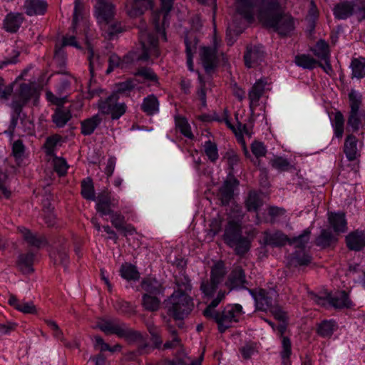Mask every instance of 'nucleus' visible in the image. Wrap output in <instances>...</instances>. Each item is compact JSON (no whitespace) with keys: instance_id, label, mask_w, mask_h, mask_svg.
<instances>
[{"instance_id":"e433bc0d","label":"nucleus","mask_w":365,"mask_h":365,"mask_svg":"<svg viewBox=\"0 0 365 365\" xmlns=\"http://www.w3.org/2000/svg\"><path fill=\"white\" fill-rule=\"evenodd\" d=\"M175 284L178 289L174 292L188 294L192 290L190 279L185 272L182 271L175 276Z\"/></svg>"},{"instance_id":"423d86ee","label":"nucleus","mask_w":365,"mask_h":365,"mask_svg":"<svg viewBox=\"0 0 365 365\" xmlns=\"http://www.w3.org/2000/svg\"><path fill=\"white\" fill-rule=\"evenodd\" d=\"M168 314L175 320L183 319L192 310L193 300L187 293L173 292L165 301Z\"/></svg>"},{"instance_id":"3c124183","label":"nucleus","mask_w":365,"mask_h":365,"mask_svg":"<svg viewBox=\"0 0 365 365\" xmlns=\"http://www.w3.org/2000/svg\"><path fill=\"white\" fill-rule=\"evenodd\" d=\"M134 76L143 77L145 81L152 82L155 85L159 84V78L151 68L141 67L134 73Z\"/></svg>"},{"instance_id":"09e8293b","label":"nucleus","mask_w":365,"mask_h":365,"mask_svg":"<svg viewBox=\"0 0 365 365\" xmlns=\"http://www.w3.org/2000/svg\"><path fill=\"white\" fill-rule=\"evenodd\" d=\"M175 121L177 129L182 135L189 139L194 138V135L191 131L190 125L185 117L176 116Z\"/></svg>"},{"instance_id":"8fccbe9b","label":"nucleus","mask_w":365,"mask_h":365,"mask_svg":"<svg viewBox=\"0 0 365 365\" xmlns=\"http://www.w3.org/2000/svg\"><path fill=\"white\" fill-rule=\"evenodd\" d=\"M312 52L320 60L327 59L330 57L329 44L323 39H320L317 42L314 48L312 49Z\"/></svg>"},{"instance_id":"9d476101","label":"nucleus","mask_w":365,"mask_h":365,"mask_svg":"<svg viewBox=\"0 0 365 365\" xmlns=\"http://www.w3.org/2000/svg\"><path fill=\"white\" fill-rule=\"evenodd\" d=\"M118 93H111L106 99H100L98 103L99 110L103 114L110 115L112 120H118L127 111L125 103H118Z\"/></svg>"},{"instance_id":"2f4dec72","label":"nucleus","mask_w":365,"mask_h":365,"mask_svg":"<svg viewBox=\"0 0 365 365\" xmlns=\"http://www.w3.org/2000/svg\"><path fill=\"white\" fill-rule=\"evenodd\" d=\"M35 255L32 252L21 254L18 257L16 264L19 270L24 274L34 272L33 267Z\"/></svg>"},{"instance_id":"a18cd8bd","label":"nucleus","mask_w":365,"mask_h":365,"mask_svg":"<svg viewBox=\"0 0 365 365\" xmlns=\"http://www.w3.org/2000/svg\"><path fill=\"white\" fill-rule=\"evenodd\" d=\"M235 119L237 120V125L236 126H235L232 123H231L227 112L226 111L225 112L224 121H225V124L227 125V126L231 130H232L233 133L236 135L240 134L242 137V135L244 133L247 134V135H250V133H249V130H247L246 124H242V123H240L238 120V113H235ZM242 139L243 140L242 138Z\"/></svg>"},{"instance_id":"338daca9","label":"nucleus","mask_w":365,"mask_h":365,"mask_svg":"<svg viewBox=\"0 0 365 365\" xmlns=\"http://www.w3.org/2000/svg\"><path fill=\"white\" fill-rule=\"evenodd\" d=\"M272 167L280 172L289 170L292 167L288 160L282 157H276L270 160Z\"/></svg>"},{"instance_id":"4468645a","label":"nucleus","mask_w":365,"mask_h":365,"mask_svg":"<svg viewBox=\"0 0 365 365\" xmlns=\"http://www.w3.org/2000/svg\"><path fill=\"white\" fill-rule=\"evenodd\" d=\"M217 44L215 41L214 46H204L200 51V58L202 64L207 73H210L217 67Z\"/></svg>"},{"instance_id":"de8ad7c7","label":"nucleus","mask_w":365,"mask_h":365,"mask_svg":"<svg viewBox=\"0 0 365 365\" xmlns=\"http://www.w3.org/2000/svg\"><path fill=\"white\" fill-rule=\"evenodd\" d=\"M292 355V343L291 340L288 336H282V351L280 352V356L282 359V363L284 365L290 364V356Z\"/></svg>"},{"instance_id":"72a5a7b5","label":"nucleus","mask_w":365,"mask_h":365,"mask_svg":"<svg viewBox=\"0 0 365 365\" xmlns=\"http://www.w3.org/2000/svg\"><path fill=\"white\" fill-rule=\"evenodd\" d=\"M101 122L102 118L98 114H96L91 118L83 120L81 123V134L85 136L91 135Z\"/></svg>"},{"instance_id":"5fc2aeb1","label":"nucleus","mask_w":365,"mask_h":365,"mask_svg":"<svg viewBox=\"0 0 365 365\" xmlns=\"http://www.w3.org/2000/svg\"><path fill=\"white\" fill-rule=\"evenodd\" d=\"M136 85L135 79L128 78L125 81L116 83V91L113 93H118V96L120 94H124L128 96L129 93L135 88Z\"/></svg>"},{"instance_id":"774afa93","label":"nucleus","mask_w":365,"mask_h":365,"mask_svg":"<svg viewBox=\"0 0 365 365\" xmlns=\"http://www.w3.org/2000/svg\"><path fill=\"white\" fill-rule=\"evenodd\" d=\"M361 124V114L360 111L358 112H349V115L347 120L348 126L351 128L353 132L359 130V127Z\"/></svg>"},{"instance_id":"473e14b6","label":"nucleus","mask_w":365,"mask_h":365,"mask_svg":"<svg viewBox=\"0 0 365 365\" xmlns=\"http://www.w3.org/2000/svg\"><path fill=\"white\" fill-rule=\"evenodd\" d=\"M160 103L154 94L144 98L140 106L141 110L147 115H153L159 112Z\"/></svg>"},{"instance_id":"c756f323","label":"nucleus","mask_w":365,"mask_h":365,"mask_svg":"<svg viewBox=\"0 0 365 365\" xmlns=\"http://www.w3.org/2000/svg\"><path fill=\"white\" fill-rule=\"evenodd\" d=\"M357 138L354 135H349L344 141V153L349 161L356 160L360 153L357 149Z\"/></svg>"},{"instance_id":"c85d7f7f","label":"nucleus","mask_w":365,"mask_h":365,"mask_svg":"<svg viewBox=\"0 0 365 365\" xmlns=\"http://www.w3.org/2000/svg\"><path fill=\"white\" fill-rule=\"evenodd\" d=\"M337 241V236L330 230L323 229L321 230L319 236L315 239L314 243L316 246L322 249H326L332 245H335Z\"/></svg>"},{"instance_id":"1a4fd4ad","label":"nucleus","mask_w":365,"mask_h":365,"mask_svg":"<svg viewBox=\"0 0 365 365\" xmlns=\"http://www.w3.org/2000/svg\"><path fill=\"white\" fill-rule=\"evenodd\" d=\"M354 14L358 15V19H365L364 6H359L358 0H343L336 4L333 9V14L338 20H345Z\"/></svg>"},{"instance_id":"6ab92c4d","label":"nucleus","mask_w":365,"mask_h":365,"mask_svg":"<svg viewBox=\"0 0 365 365\" xmlns=\"http://www.w3.org/2000/svg\"><path fill=\"white\" fill-rule=\"evenodd\" d=\"M262 244L272 247H282L287 243L289 237L280 230L270 232L266 230L262 232Z\"/></svg>"},{"instance_id":"9b49d317","label":"nucleus","mask_w":365,"mask_h":365,"mask_svg":"<svg viewBox=\"0 0 365 365\" xmlns=\"http://www.w3.org/2000/svg\"><path fill=\"white\" fill-rule=\"evenodd\" d=\"M248 290L255 299L257 310L266 312L273 306V297L277 295V292L274 289L267 290L260 288L257 291Z\"/></svg>"},{"instance_id":"b1692460","label":"nucleus","mask_w":365,"mask_h":365,"mask_svg":"<svg viewBox=\"0 0 365 365\" xmlns=\"http://www.w3.org/2000/svg\"><path fill=\"white\" fill-rule=\"evenodd\" d=\"M48 8L45 0H25L24 9L28 16L43 15Z\"/></svg>"},{"instance_id":"393cba45","label":"nucleus","mask_w":365,"mask_h":365,"mask_svg":"<svg viewBox=\"0 0 365 365\" xmlns=\"http://www.w3.org/2000/svg\"><path fill=\"white\" fill-rule=\"evenodd\" d=\"M328 222L336 234L345 232L347 230V222L343 212H329Z\"/></svg>"},{"instance_id":"13d9d810","label":"nucleus","mask_w":365,"mask_h":365,"mask_svg":"<svg viewBox=\"0 0 365 365\" xmlns=\"http://www.w3.org/2000/svg\"><path fill=\"white\" fill-rule=\"evenodd\" d=\"M294 62L298 66L309 70L315 68L318 63L314 58L306 54L296 56Z\"/></svg>"},{"instance_id":"864d4df0","label":"nucleus","mask_w":365,"mask_h":365,"mask_svg":"<svg viewBox=\"0 0 365 365\" xmlns=\"http://www.w3.org/2000/svg\"><path fill=\"white\" fill-rule=\"evenodd\" d=\"M205 154L209 159V160L213 163H216L219 158L218 148L217 144L208 140L205 142L203 145Z\"/></svg>"},{"instance_id":"0e129e2a","label":"nucleus","mask_w":365,"mask_h":365,"mask_svg":"<svg viewBox=\"0 0 365 365\" xmlns=\"http://www.w3.org/2000/svg\"><path fill=\"white\" fill-rule=\"evenodd\" d=\"M102 29L106 31V37L113 39L117 34L123 31V29L120 23H108L107 25L101 24Z\"/></svg>"},{"instance_id":"4d7b16f0","label":"nucleus","mask_w":365,"mask_h":365,"mask_svg":"<svg viewBox=\"0 0 365 365\" xmlns=\"http://www.w3.org/2000/svg\"><path fill=\"white\" fill-rule=\"evenodd\" d=\"M352 78H362L365 77L364 58H354L351 62Z\"/></svg>"},{"instance_id":"49530a36","label":"nucleus","mask_w":365,"mask_h":365,"mask_svg":"<svg viewBox=\"0 0 365 365\" xmlns=\"http://www.w3.org/2000/svg\"><path fill=\"white\" fill-rule=\"evenodd\" d=\"M142 288L146 292L145 294L155 296L160 294L163 291L160 283L155 279H144L142 282Z\"/></svg>"},{"instance_id":"39448f33","label":"nucleus","mask_w":365,"mask_h":365,"mask_svg":"<svg viewBox=\"0 0 365 365\" xmlns=\"http://www.w3.org/2000/svg\"><path fill=\"white\" fill-rule=\"evenodd\" d=\"M223 240L225 243L233 248L236 255H245L250 249L251 242L249 238L242 235L240 223L235 220L228 221L225 226Z\"/></svg>"},{"instance_id":"a19ab883","label":"nucleus","mask_w":365,"mask_h":365,"mask_svg":"<svg viewBox=\"0 0 365 365\" xmlns=\"http://www.w3.org/2000/svg\"><path fill=\"white\" fill-rule=\"evenodd\" d=\"M311 229L307 228L303 230L302 233L298 236L289 237L287 243L290 245H294L300 250L304 249L310 240Z\"/></svg>"},{"instance_id":"7ed1b4c3","label":"nucleus","mask_w":365,"mask_h":365,"mask_svg":"<svg viewBox=\"0 0 365 365\" xmlns=\"http://www.w3.org/2000/svg\"><path fill=\"white\" fill-rule=\"evenodd\" d=\"M98 327L106 334H115L130 343L140 342L137 349L138 355L148 353L149 344L146 338L141 332L130 328L127 324L118 319L102 320L98 324Z\"/></svg>"},{"instance_id":"f3484780","label":"nucleus","mask_w":365,"mask_h":365,"mask_svg":"<svg viewBox=\"0 0 365 365\" xmlns=\"http://www.w3.org/2000/svg\"><path fill=\"white\" fill-rule=\"evenodd\" d=\"M239 185V181L235 178L226 180L219 188L218 200L223 206L228 205L234 198L235 189Z\"/></svg>"},{"instance_id":"a211bd4d","label":"nucleus","mask_w":365,"mask_h":365,"mask_svg":"<svg viewBox=\"0 0 365 365\" xmlns=\"http://www.w3.org/2000/svg\"><path fill=\"white\" fill-rule=\"evenodd\" d=\"M265 53L261 46H250L247 47L244 55L245 64L247 68H253L264 61Z\"/></svg>"},{"instance_id":"69168bd1","label":"nucleus","mask_w":365,"mask_h":365,"mask_svg":"<svg viewBox=\"0 0 365 365\" xmlns=\"http://www.w3.org/2000/svg\"><path fill=\"white\" fill-rule=\"evenodd\" d=\"M349 100L350 103V112H358L361 105V95L354 90H351L349 93Z\"/></svg>"},{"instance_id":"c9c22d12","label":"nucleus","mask_w":365,"mask_h":365,"mask_svg":"<svg viewBox=\"0 0 365 365\" xmlns=\"http://www.w3.org/2000/svg\"><path fill=\"white\" fill-rule=\"evenodd\" d=\"M312 261V255L304 249L296 250L292 255L291 262L295 267L308 266Z\"/></svg>"},{"instance_id":"a878e982","label":"nucleus","mask_w":365,"mask_h":365,"mask_svg":"<svg viewBox=\"0 0 365 365\" xmlns=\"http://www.w3.org/2000/svg\"><path fill=\"white\" fill-rule=\"evenodd\" d=\"M24 17L21 13H9L4 20L3 28L9 33H16L20 28Z\"/></svg>"},{"instance_id":"6e6552de","label":"nucleus","mask_w":365,"mask_h":365,"mask_svg":"<svg viewBox=\"0 0 365 365\" xmlns=\"http://www.w3.org/2000/svg\"><path fill=\"white\" fill-rule=\"evenodd\" d=\"M226 274L225 264L218 262L212 267L209 279L201 282L200 289L206 297H212Z\"/></svg>"},{"instance_id":"f257e3e1","label":"nucleus","mask_w":365,"mask_h":365,"mask_svg":"<svg viewBox=\"0 0 365 365\" xmlns=\"http://www.w3.org/2000/svg\"><path fill=\"white\" fill-rule=\"evenodd\" d=\"M237 11L247 22L252 23L257 10L259 21L267 28L273 29L282 36L294 30V18L284 12L279 0H236Z\"/></svg>"},{"instance_id":"ddd939ff","label":"nucleus","mask_w":365,"mask_h":365,"mask_svg":"<svg viewBox=\"0 0 365 365\" xmlns=\"http://www.w3.org/2000/svg\"><path fill=\"white\" fill-rule=\"evenodd\" d=\"M248 284L243 268L240 265L235 264L225 282L226 287L230 290L242 289H247Z\"/></svg>"},{"instance_id":"412c9836","label":"nucleus","mask_w":365,"mask_h":365,"mask_svg":"<svg viewBox=\"0 0 365 365\" xmlns=\"http://www.w3.org/2000/svg\"><path fill=\"white\" fill-rule=\"evenodd\" d=\"M184 43L185 45L187 66L190 71H193V56L197 51V45L198 43V40L195 34H187L185 36Z\"/></svg>"},{"instance_id":"58836bf2","label":"nucleus","mask_w":365,"mask_h":365,"mask_svg":"<svg viewBox=\"0 0 365 365\" xmlns=\"http://www.w3.org/2000/svg\"><path fill=\"white\" fill-rule=\"evenodd\" d=\"M141 304L145 310L154 312L160 309V300L155 295L144 294L142 296Z\"/></svg>"},{"instance_id":"aec40b11","label":"nucleus","mask_w":365,"mask_h":365,"mask_svg":"<svg viewBox=\"0 0 365 365\" xmlns=\"http://www.w3.org/2000/svg\"><path fill=\"white\" fill-rule=\"evenodd\" d=\"M267 84V81L265 78H260L255 82L250 90L248 98L250 100V108L252 112L259 106V101L264 93Z\"/></svg>"},{"instance_id":"e2e57ef3","label":"nucleus","mask_w":365,"mask_h":365,"mask_svg":"<svg viewBox=\"0 0 365 365\" xmlns=\"http://www.w3.org/2000/svg\"><path fill=\"white\" fill-rule=\"evenodd\" d=\"M332 125L335 136L338 138H341L344 133V118L341 112H336Z\"/></svg>"},{"instance_id":"20e7f679","label":"nucleus","mask_w":365,"mask_h":365,"mask_svg":"<svg viewBox=\"0 0 365 365\" xmlns=\"http://www.w3.org/2000/svg\"><path fill=\"white\" fill-rule=\"evenodd\" d=\"M38 96L39 93L34 85L25 83L20 85L17 91L16 98L13 99L10 104L11 109V120L8 129L4 132L6 134L9 135L10 137H13L23 108L29 101L33 99L36 101Z\"/></svg>"},{"instance_id":"f704fd0d","label":"nucleus","mask_w":365,"mask_h":365,"mask_svg":"<svg viewBox=\"0 0 365 365\" xmlns=\"http://www.w3.org/2000/svg\"><path fill=\"white\" fill-rule=\"evenodd\" d=\"M263 205V200L260 195L255 190H250L245 200V206L248 212H257Z\"/></svg>"},{"instance_id":"7c9ffc66","label":"nucleus","mask_w":365,"mask_h":365,"mask_svg":"<svg viewBox=\"0 0 365 365\" xmlns=\"http://www.w3.org/2000/svg\"><path fill=\"white\" fill-rule=\"evenodd\" d=\"M338 327L337 323L334 319H324L317 324L316 332L322 338H330Z\"/></svg>"},{"instance_id":"c03bdc74","label":"nucleus","mask_w":365,"mask_h":365,"mask_svg":"<svg viewBox=\"0 0 365 365\" xmlns=\"http://www.w3.org/2000/svg\"><path fill=\"white\" fill-rule=\"evenodd\" d=\"M73 81H75V79L71 76L61 78L56 86V94L66 99L68 94L71 91V83Z\"/></svg>"},{"instance_id":"603ef678","label":"nucleus","mask_w":365,"mask_h":365,"mask_svg":"<svg viewBox=\"0 0 365 365\" xmlns=\"http://www.w3.org/2000/svg\"><path fill=\"white\" fill-rule=\"evenodd\" d=\"M83 9L84 5L83 1L81 0H75L72 26L71 27V31L73 34H77V25L79 19L82 18Z\"/></svg>"},{"instance_id":"0eeeda50","label":"nucleus","mask_w":365,"mask_h":365,"mask_svg":"<svg viewBox=\"0 0 365 365\" xmlns=\"http://www.w3.org/2000/svg\"><path fill=\"white\" fill-rule=\"evenodd\" d=\"M242 314V307L240 304H227L212 319L217 323L218 331L224 333L231 327L232 322H239Z\"/></svg>"},{"instance_id":"37998d69","label":"nucleus","mask_w":365,"mask_h":365,"mask_svg":"<svg viewBox=\"0 0 365 365\" xmlns=\"http://www.w3.org/2000/svg\"><path fill=\"white\" fill-rule=\"evenodd\" d=\"M120 276L128 281H137L140 278V274L135 266L132 264H123L120 269Z\"/></svg>"},{"instance_id":"5701e85b","label":"nucleus","mask_w":365,"mask_h":365,"mask_svg":"<svg viewBox=\"0 0 365 365\" xmlns=\"http://www.w3.org/2000/svg\"><path fill=\"white\" fill-rule=\"evenodd\" d=\"M19 232L21 234L23 239L29 245L41 248L48 244L46 237L44 235H38L34 234L29 229L24 227H18Z\"/></svg>"},{"instance_id":"ea45409f","label":"nucleus","mask_w":365,"mask_h":365,"mask_svg":"<svg viewBox=\"0 0 365 365\" xmlns=\"http://www.w3.org/2000/svg\"><path fill=\"white\" fill-rule=\"evenodd\" d=\"M81 194L87 200H96L95 188L91 178L88 177L83 179L81 183Z\"/></svg>"},{"instance_id":"f03ea898","label":"nucleus","mask_w":365,"mask_h":365,"mask_svg":"<svg viewBox=\"0 0 365 365\" xmlns=\"http://www.w3.org/2000/svg\"><path fill=\"white\" fill-rule=\"evenodd\" d=\"M155 32L150 31L147 29L144 24L139 27V41L140 43V51L138 52L129 53L121 59L123 68L133 63L135 61L153 63V60L158 58L160 55L158 44V37L157 33L160 29L158 24L155 25Z\"/></svg>"},{"instance_id":"680f3d73","label":"nucleus","mask_w":365,"mask_h":365,"mask_svg":"<svg viewBox=\"0 0 365 365\" xmlns=\"http://www.w3.org/2000/svg\"><path fill=\"white\" fill-rule=\"evenodd\" d=\"M146 327L151 336V341L153 343L155 348H160L163 344V340L160 336V331L158 327H157L153 323H147Z\"/></svg>"},{"instance_id":"cd10ccee","label":"nucleus","mask_w":365,"mask_h":365,"mask_svg":"<svg viewBox=\"0 0 365 365\" xmlns=\"http://www.w3.org/2000/svg\"><path fill=\"white\" fill-rule=\"evenodd\" d=\"M328 299H329V304L336 309H349L353 307V303L349 299L347 292L344 290L339 292L334 296L328 294Z\"/></svg>"},{"instance_id":"6e6d98bb","label":"nucleus","mask_w":365,"mask_h":365,"mask_svg":"<svg viewBox=\"0 0 365 365\" xmlns=\"http://www.w3.org/2000/svg\"><path fill=\"white\" fill-rule=\"evenodd\" d=\"M26 151V147L21 139L15 140L11 147V154L16 163L19 165L23 159Z\"/></svg>"},{"instance_id":"052dcab7","label":"nucleus","mask_w":365,"mask_h":365,"mask_svg":"<svg viewBox=\"0 0 365 365\" xmlns=\"http://www.w3.org/2000/svg\"><path fill=\"white\" fill-rule=\"evenodd\" d=\"M88 60L89 61V71L91 77L94 76V70L98 69L101 67V62L100 61V56L98 55L96 56L93 48L91 45H88Z\"/></svg>"},{"instance_id":"4be33fe9","label":"nucleus","mask_w":365,"mask_h":365,"mask_svg":"<svg viewBox=\"0 0 365 365\" xmlns=\"http://www.w3.org/2000/svg\"><path fill=\"white\" fill-rule=\"evenodd\" d=\"M346 245L349 250L360 251L365 247V231L356 230L346 236Z\"/></svg>"},{"instance_id":"2eb2a0df","label":"nucleus","mask_w":365,"mask_h":365,"mask_svg":"<svg viewBox=\"0 0 365 365\" xmlns=\"http://www.w3.org/2000/svg\"><path fill=\"white\" fill-rule=\"evenodd\" d=\"M114 6L108 0H97L95 14L99 24L110 23L114 17Z\"/></svg>"},{"instance_id":"4c0bfd02","label":"nucleus","mask_w":365,"mask_h":365,"mask_svg":"<svg viewBox=\"0 0 365 365\" xmlns=\"http://www.w3.org/2000/svg\"><path fill=\"white\" fill-rule=\"evenodd\" d=\"M113 305L115 310L120 314L130 317L136 313L135 307L122 299H116Z\"/></svg>"},{"instance_id":"dca6fc26","label":"nucleus","mask_w":365,"mask_h":365,"mask_svg":"<svg viewBox=\"0 0 365 365\" xmlns=\"http://www.w3.org/2000/svg\"><path fill=\"white\" fill-rule=\"evenodd\" d=\"M153 0H126L125 9L131 18H136L153 8Z\"/></svg>"},{"instance_id":"f8f14e48","label":"nucleus","mask_w":365,"mask_h":365,"mask_svg":"<svg viewBox=\"0 0 365 365\" xmlns=\"http://www.w3.org/2000/svg\"><path fill=\"white\" fill-rule=\"evenodd\" d=\"M96 211L101 215H108L113 211L112 208L117 207L118 200L112 196L108 190H103L96 197Z\"/></svg>"},{"instance_id":"bf43d9fd","label":"nucleus","mask_w":365,"mask_h":365,"mask_svg":"<svg viewBox=\"0 0 365 365\" xmlns=\"http://www.w3.org/2000/svg\"><path fill=\"white\" fill-rule=\"evenodd\" d=\"M61 140V137L58 134L51 135L46 139L43 144V149L46 155H54L55 148Z\"/></svg>"},{"instance_id":"bb28decb","label":"nucleus","mask_w":365,"mask_h":365,"mask_svg":"<svg viewBox=\"0 0 365 365\" xmlns=\"http://www.w3.org/2000/svg\"><path fill=\"white\" fill-rule=\"evenodd\" d=\"M110 217V221L113 227L119 231L123 232V235L128 234L133 235L135 232V229L131 225H125V217L118 212H112L108 215Z\"/></svg>"},{"instance_id":"79ce46f5","label":"nucleus","mask_w":365,"mask_h":365,"mask_svg":"<svg viewBox=\"0 0 365 365\" xmlns=\"http://www.w3.org/2000/svg\"><path fill=\"white\" fill-rule=\"evenodd\" d=\"M71 117L68 109L57 108L52 115V120L58 128H63Z\"/></svg>"}]
</instances>
